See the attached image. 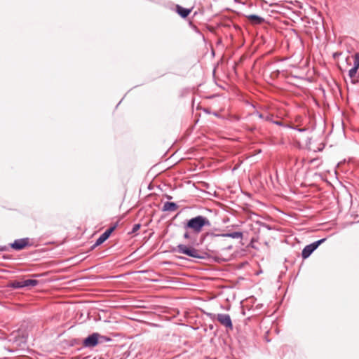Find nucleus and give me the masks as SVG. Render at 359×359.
Here are the masks:
<instances>
[{"label":"nucleus","instance_id":"nucleus-7","mask_svg":"<svg viewBox=\"0 0 359 359\" xmlns=\"http://www.w3.org/2000/svg\"><path fill=\"white\" fill-rule=\"evenodd\" d=\"M116 226H111L107 229L103 233H102L100 237L96 240L95 244L93 245V248H95L102 243H103L105 241H107L110 236L111 233L114 231Z\"/></svg>","mask_w":359,"mask_h":359},{"label":"nucleus","instance_id":"nucleus-3","mask_svg":"<svg viewBox=\"0 0 359 359\" xmlns=\"http://www.w3.org/2000/svg\"><path fill=\"white\" fill-rule=\"evenodd\" d=\"M109 338L104 336H101L98 333H93L89 335L87 338L83 340V346L88 348H92L95 346L98 343L102 342L103 341H110Z\"/></svg>","mask_w":359,"mask_h":359},{"label":"nucleus","instance_id":"nucleus-17","mask_svg":"<svg viewBox=\"0 0 359 359\" xmlns=\"http://www.w3.org/2000/svg\"><path fill=\"white\" fill-rule=\"evenodd\" d=\"M255 114L261 119H264V115L262 113H259V111H257Z\"/></svg>","mask_w":359,"mask_h":359},{"label":"nucleus","instance_id":"nucleus-21","mask_svg":"<svg viewBox=\"0 0 359 359\" xmlns=\"http://www.w3.org/2000/svg\"><path fill=\"white\" fill-rule=\"evenodd\" d=\"M73 281H74V280H73ZM71 282H72V280L68 281V283H70Z\"/></svg>","mask_w":359,"mask_h":359},{"label":"nucleus","instance_id":"nucleus-18","mask_svg":"<svg viewBox=\"0 0 359 359\" xmlns=\"http://www.w3.org/2000/svg\"><path fill=\"white\" fill-rule=\"evenodd\" d=\"M140 227V224H135L134 226H133V231L135 232V231L139 229Z\"/></svg>","mask_w":359,"mask_h":359},{"label":"nucleus","instance_id":"nucleus-15","mask_svg":"<svg viewBox=\"0 0 359 359\" xmlns=\"http://www.w3.org/2000/svg\"><path fill=\"white\" fill-rule=\"evenodd\" d=\"M273 123L276 124V125H278V126H287L286 125H284L281 121H272Z\"/></svg>","mask_w":359,"mask_h":359},{"label":"nucleus","instance_id":"nucleus-5","mask_svg":"<svg viewBox=\"0 0 359 359\" xmlns=\"http://www.w3.org/2000/svg\"><path fill=\"white\" fill-rule=\"evenodd\" d=\"M38 281L34 279H27L25 280H14L10 283V286L15 289L22 288L25 287L35 286Z\"/></svg>","mask_w":359,"mask_h":359},{"label":"nucleus","instance_id":"nucleus-19","mask_svg":"<svg viewBox=\"0 0 359 359\" xmlns=\"http://www.w3.org/2000/svg\"><path fill=\"white\" fill-rule=\"evenodd\" d=\"M7 250L6 246H0V251H6Z\"/></svg>","mask_w":359,"mask_h":359},{"label":"nucleus","instance_id":"nucleus-6","mask_svg":"<svg viewBox=\"0 0 359 359\" xmlns=\"http://www.w3.org/2000/svg\"><path fill=\"white\" fill-rule=\"evenodd\" d=\"M217 320L227 329H233L232 321L229 314L219 313L217 316Z\"/></svg>","mask_w":359,"mask_h":359},{"label":"nucleus","instance_id":"nucleus-4","mask_svg":"<svg viewBox=\"0 0 359 359\" xmlns=\"http://www.w3.org/2000/svg\"><path fill=\"white\" fill-rule=\"evenodd\" d=\"M325 240L326 238H322L305 246L302 252V257L304 259L308 258L312 254V252Z\"/></svg>","mask_w":359,"mask_h":359},{"label":"nucleus","instance_id":"nucleus-2","mask_svg":"<svg viewBox=\"0 0 359 359\" xmlns=\"http://www.w3.org/2000/svg\"><path fill=\"white\" fill-rule=\"evenodd\" d=\"M172 251L175 252L186 255L192 258H204V257L201 255L200 250L190 245L179 244L172 250Z\"/></svg>","mask_w":359,"mask_h":359},{"label":"nucleus","instance_id":"nucleus-20","mask_svg":"<svg viewBox=\"0 0 359 359\" xmlns=\"http://www.w3.org/2000/svg\"><path fill=\"white\" fill-rule=\"evenodd\" d=\"M168 198L170 199V198H172V196H168Z\"/></svg>","mask_w":359,"mask_h":359},{"label":"nucleus","instance_id":"nucleus-13","mask_svg":"<svg viewBox=\"0 0 359 359\" xmlns=\"http://www.w3.org/2000/svg\"><path fill=\"white\" fill-rule=\"evenodd\" d=\"M225 236L231 238H242L243 233L240 231H234L226 233Z\"/></svg>","mask_w":359,"mask_h":359},{"label":"nucleus","instance_id":"nucleus-12","mask_svg":"<svg viewBox=\"0 0 359 359\" xmlns=\"http://www.w3.org/2000/svg\"><path fill=\"white\" fill-rule=\"evenodd\" d=\"M191 10L177 6V13L182 18H186L190 13Z\"/></svg>","mask_w":359,"mask_h":359},{"label":"nucleus","instance_id":"nucleus-8","mask_svg":"<svg viewBox=\"0 0 359 359\" xmlns=\"http://www.w3.org/2000/svg\"><path fill=\"white\" fill-rule=\"evenodd\" d=\"M29 245V238H21L15 240L11 244L12 248L16 250H20Z\"/></svg>","mask_w":359,"mask_h":359},{"label":"nucleus","instance_id":"nucleus-16","mask_svg":"<svg viewBox=\"0 0 359 359\" xmlns=\"http://www.w3.org/2000/svg\"><path fill=\"white\" fill-rule=\"evenodd\" d=\"M183 237H184V239H189L191 238V236H190V233L188 231H186L184 233Z\"/></svg>","mask_w":359,"mask_h":359},{"label":"nucleus","instance_id":"nucleus-14","mask_svg":"<svg viewBox=\"0 0 359 359\" xmlns=\"http://www.w3.org/2000/svg\"><path fill=\"white\" fill-rule=\"evenodd\" d=\"M272 117H273V115H271V114H267V115L264 116V120H265V121H271V122H272V121H273L272 120Z\"/></svg>","mask_w":359,"mask_h":359},{"label":"nucleus","instance_id":"nucleus-1","mask_svg":"<svg viewBox=\"0 0 359 359\" xmlns=\"http://www.w3.org/2000/svg\"><path fill=\"white\" fill-rule=\"evenodd\" d=\"M211 223L210 220L203 215H197L195 217L191 218L184 224V228L186 230L190 229L193 233L198 234L201 233L204 226H210Z\"/></svg>","mask_w":359,"mask_h":359},{"label":"nucleus","instance_id":"nucleus-9","mask_svg":"<svg viewBox=\"0 0 359 359\" xmlns=\"http://www.w3.org/2000/svg\"><path fill=\"white\" fill-rule=\"evenodd\" d=\"M359 68V55L355 54L353 57V67L348 71V76L351 79H354Z\"/></svg>","mask_w":359,"mask_h":359},{"label":"nucleus","instance_id":"nucleus-11","mask_svg":"<svg viewBox=\"0 0 359 359\" xmlns=\"http://www.w3.org/2000/svg\"><path fill=\"white\" fill-rule=\"evenodd\" d=\"M247 18L250 21L257 25L262 24L264 20L262 17L254 14L249 15L247 16Z\"/></svg>","mask_w":359,"mask_h":359},{"label":"nucleus","instance_id":"nucleus-10","mask_svg":"<svg viewBox=\"0 0 359 359\" xmlns=\"http://www.w3.org/2000/svg\"><path fill=\"white\" fill-rule=\"evenodd\" d=\"M177 208H178V205L175 203L168 201L163 204L162 210L164 212H165V211L173 212V211L177 210Z\"/></svg>","mask_w":359,"mask_h":359}]
</instances>
